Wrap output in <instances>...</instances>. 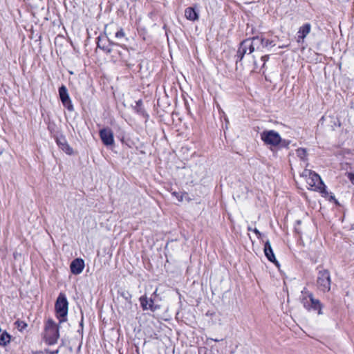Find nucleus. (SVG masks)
I'll use <instances>...</instances> for the list:
<instances>
[{"instance_id":"f257e3e1","label":"nucleus","mask_w":354,"mask_h":354,"mask_svg":"<svg viewBox=\"0 0 354 354\" xmlns=\"http://www.w3.org/2000/svg\"><path fill=\"white\" fill-rule=\"evenodd\" d=\"M269 46H274L275 44L272 40L259 36L243 41L237 50L236 62H241L245 55H250L254 52H261L264 48Z\"/></svg>"},{"instance_id":"f03ea898","label":"nucleus","mask_w":354,"mask_h":354,"mask_svg":"<svg viewBox=\"0 0 354 354\" xmlns=\"http://www.w3.org/2000/svg\"><path fill=\"white\" fill-rule=\"evenodd\" d=\"M301 178L304 179L308 185V189L317 191L322 193L324 196H327L328 193L326 190V186L322 182L320 176L315 172L305 169L300 175Z\"/></svg>"},{"instance_id":"7ed1b4c3","label":"nucleus","mask_w":354,"mask_h":354,"mask_svg":"<svg viewBox=\"0 0 354 354\" xmlns=\"http://www.w3.org/2000/svg\"><path fill=\"white\" fill-rule=\"evenodd\" d=\"M301 301L304 307L308 310H317L319 315H322V304L319 299H315L313 295L304 288L301 291Z\"/></svg>"},{"instance_id":"20e7f679","label":"nucleus","mask_w":354,"mask_h":354,"mask_svg":"<svg viewBox=\"0 0 354 354\" xmlns=\"http://www.w3.org/2000/svg\"><path fill=\"white\" fill-rule=\"evenodd\" d=\"M59 337V328L52 319H48L45 324L44 338L46 342L50 345L57 342Z\"/></svg>"},{"instance_id":"39448f33","label":"nucleus","mask_w":354,"mask_h":354,"mask_svg":"<svg viewBox=\"0 0 354 354\" xmlns=\"http://www.w3.org/2000/svg\"><path fill=\"white\" fill-rule=\"evenodd\" d=\"M55 307L57 316L59 319V322H64L68 310V303L64 294L60 293L59 295Z\"/></svg>"},{"instance_id":"423d86ee","label":"nucleus","mask_w":354,"mask_h":354,"mask_svg":"<svg viewBox=\"0 0 354 354\" xmlns=\"http://www.w3.org/2000/svg\"><path fill=\"white\" fill-rule=\"evenodd\" d=\"M260 136L261 139L266 145L272 147L278 146L281 141L279 133L274 130L263 131L261 133Z\"/></svg>"},{"instance_id":"0eeeda50","label":"nucleus","mask_w":354,"mask_h":354,"mask_svg":"<svg viewBox=\"0 0 354 354\" xmlns=\"http://www.w3.org/2000/svg\"><path fill=\"white\" fill-rule=\"evenodd\" d=\"M317 286L320 290L328 292L330 290V276L326 270H320L317 277Z\"/></svg>"},{"instance_id":"6e6552de","label":"nucleus","mask_w":354,"mask_h":354,"mask_svg":"<svg viewBox=\"0 0 354 354\" xmlns=\"http://www.w3.org/2000/svg\"><path fill=\"white\" fill-rule=\"evenodd\" d=\"M59 95L63 105L70 111H73V106L70 99L67 88L62 85L59 88Z\"/></svg>"},{"instance_id":"1a4fd4ad","label":"nucleus","mask_w":354,"mask_h":354,"mask_svg":"<svg viewBox=\"0 0 354 354\" xmlns=\"http://www.w3.org/2000/svg\"><path fill=\"white\" fill-rule=\"evenodd\" d=\"M100 136L103 142L106 146H111L114 144L113 133L111 129L109 128H104L100 131Z\"/></svg>"},{"instance_id":"9d476101","label":"nucleus","mask_w":354,"mask_h":354,"mask_svg":"<svg viewBox=\"0 0 354 354\" xmlns=\"http://www.w3.org/2000/svg\"><path fill=\"white\" fill-rule=\"evenodd\" d=\"M311 30V25L309 23H306L299 27L297 32V42L298 44H303L305 38L310 33Z\"/></svg>"},{"instance_id":"9b49d317","label":"nucleus","mask_w":354,"mask_h":354,"mask_svg":"<svg viewBox=\"0 0 354 354\" xmlns=\"http://www.w3.org/2000/svg\"><path fill=\"white\" fill-rule=\"evenodd\" d=\"M71 271L74 274H80L84 268V261L82 259H74L70 265Z\"/></svg>"},{"instance_id":"f8f14e48","label":"nucleus","mask_w":354,"mask_h":354,"mask_svg":"<svg viewBox=\"0 0 354 354\" xmlns=\"http://www.w3.org/2000/svg\"><path fill=\"white\" fill-rule=\"evenodd\" d=\"M140 302L144 310H151L154 311L156 309L153 307V300L151 298H148L146 295L140 297Z\"/></svg>"},{"instance_id":"ddd939ff","label":"nucleus","mask_w":354,"mask_h":354,"mask_svg":"<svg viewBox=\"0 0 354 354\" xmlns=\"http://www.w3.org/2000/svg\"><path fill=\"white\" fill-rule=\"evenodd\" d=\"M264 253L268 259L273 263H277L275 256L274 254L272 248L271 247V244L270 241H267L264 244Z\"/></svg>"},{"instance_id":"4468645a","label":"nucleus","mask_w":354,"mask_h":354,"mask_svg":"<svg viewBox=\"0 0 354 354\" xmlns=\"http://www.w3.org/2000/svg\"><path fill=\"white\" fill-rule=\"evenodd\" d=\"M57 143L59 148L63 150L66 153L71 155L73 152V149L68 144L67 141L64 138H60L57 139Z\"/></svg>"},{"instance_id":"2eb2a0df","label":"nucleus","mask_w":354,"mask_h":354,"mask_svg":"<svg viewBox=\"0 0 354 354\" xmlns=\"http://www.w3.org/2000/svg\"><path fill=\"white\" fill-rule=\"evenodd\" d=\"M185 16L189 21H196L198 19V12L193 7L187 8L185 10Z\"/></svg>"},{"instance_id":"dca6fc26","label":"nucleus","mask_w":354,"mask_h":354,"mask_svg":"<svg viewBox=\"0 0 354 354\" xmlns=\"http://www.w3.org/2000/svg\"><path fill=\"white\" fill-rule=\"evenodd\" d=\"M11 337L10 335L6 331L2 330L1 329L0 332V345L1 346H6L10 342Z\"/></svg>"},{"instance_id":"f3484780","label":"nucleus","mask_w":354,"mask_h":354,"mask_svg":"<svg viewBox=\"0 0 354 354\" xmlns=\"http://www.w3.org/2000/svg\"><path fill=\"white\" fill-rule=\"evenodd\" d=\"M121 295L124 299L125 309L124 311L127 312L131 308V295L129 292H122Z\"/></svg>"},{"instance_id":"a211bd4d","label":"nucleus","mask_w":354,"mask_h":354,"mask_svg":"<svg viewBox=\"0 0 354 354\" xmlns=\"http://www.w3.org/2000/svg\"><path fill=\"white\" fill-rule=\"evenodd\" d=\"M296 154H297V156L298 158H299V159L301 160H303V161H306L307 160V151L304 148H299L298 149H297L296 151Z\"/></svg>"},{"instance_id":"6ab92c4d","label":"nucleus","mask_w":354,"mask_h":354,"mask_svg":"<svg viewBox=\"0 0 354 354\" xmlns=\"http://www.w3.org/2000/svg\"><path fill=\"white\" fill-rule=\"evenodd\" d=\"M15 325L19 330H23L27 327V324L23 321L17 320L15 322Z\"/></svg>"},{"instance_id":"aec40b11","label":"nucleus","mask_w":354,"mask_h":354,"mask_svg":"<svg viewBox=\"0 0 354 354\" xmlns=\"http://www.w3.org/2000/svg\"><path fill=\"white\" fill-rule=\"evenodd\" d=\"M102 41L101 40H99L97 42V47L100 48H102L104 51L106 53H111V48L109 47H106L104 45H102Z\"/></svg>"},{"instance_id":"412c9836","label":"nucleus","mask_w":354,"mask_h":354,"mask_svg":"<svg viewBox=\"0 0 354 354\" xmlns=\"http://www.w3.org/2000/svg\"><path fill=\"white\" fill-rule=\"evenodd\" d=\"M172 195L175 196L179 202H182L183 201V194L174 192L172 193Z\"/></svg>"},{"instance_id":"4be33fe9","label":"nucleus","mask_w":354,"mask_h":354,"mask_svg":"<svg viewBox=\"0 0 354 354\" xmlns=\"http://www.w3.org/2000/svg\"><path fill=\"white\" fill-rule=\"evenodd\" d=\"M125 33L122 28H120L116 33H115V37L118 39L124 37Z\"/></svg>"},{"instance_id":"5701e85b","label":"nucleus","mask_w":354,"mask_h":354,"mask_svg":"<svg viewBox=\"0 0 354 354\" xmlns=\"http://www.w3.org/2000/svg\"><path fill=\"white\" fill-rule=\"evenodd\" d=\"M261 61L263 62V65L262 66L263 67L264 65L266 64V62L269 59V56L268 55H264V56H262L261 58Z\"/></svg>"},{"instance_id":"b1692460","label":"nucleus","mask_w":354,"mask_h":354,"mask_svg":"<svg viewBox=\"0 0 354 354\" xmlns=\"http://www.w3.org/2000/svg\"><path fill=\"white\" fill-rule=\"evenodd\" d=\"M348 178L351 181V183L354 185V174L348 173Z\"/></svg>"},{"instance_id":"393cba45","label":"nucleus","mask_w":354,"mask_h":354,"mask_svg":"<svg viewBox=\"0 0 354 354\" xmlns=\"http://www.w3.org/2000/svg\"><path fill=\"white\" fill-rule=\"evenodd\" d=\"M58 353V350H56L55 351H50L48 350H45L42 354H57Z\"/></svg>"},{"instance_id":"a878e982","label":"nucleus","mask_w":354,"mask_h":354,"mask_svg":"<svg viewBox=\"0 0 354 354\" xmlns=\"http://www.w3.org/2000/svg\"><path fill=\"white\" fill-rule=\"evenodd\" d=\"M253 232L257 235L258 238L261 237V232L257 228H254L253 230Z\"/></svg>"},{"instance_id":"bb28decb","label":"nucleus","mask_w":354,"mask_h":354,"mask_svg":"<svg viewBox=\"0 0 354 354\" xmlns=\"http://www.w3.org/2000/svg\"><path fill=\"white\" fill-rule=\"evenodd\" d=\"M254 64L255 65L254 68H257L258 66H257V64L256 61H254Z\"/></svg>"},{"instance_id":"cd10ccee","label":"nucleus","mask_w":354,"mask_h":354,"mask_svg":"<svg viewBox=\"0 0 354 354\" xmlns=\"http://www.w3.org/2000/svg\"><path fill=\"white\" fill-rule=\"evenodd\" d=\"M248 230L249 231H253V230H254V229H252L251 227H250V226H249V227H248Z\"/></svg>"},{"instance_id":"c85d7f7f","label":"nucleus","mask_w":354,"mask_h":354,"mask_svg":"<svg viewBox=\"0 0 354 354\" xmlns=\"http://www.w3.org/2000/svg\"><path fill=\"white\" fill-rule=\"evenodd\" d=\"M286 46H288V45H286V46H279V48H283L286 47Z\"/></svg>"},{"instance_id":"c756f323","label":"nucleus","mask_w":354,"mask_h":354,"mask_svg":"<svg viewBox=\"0 0 354 354\" xmlns=\"http://www.w3.org/2000/svg\"><path fill=\"white\" fill-rule=\"evenodd\" d=\"M330 197L331 199H334V196H333L331 195Z\"/></svg>"},{"instance_id":"7c9ffc66","label":"nucleus","mask_w":354,"mask_h":354,"mask_svg":"<svg viewBox=\"0 0 354 354\" xmlns=\"http://www.w3.org/2000/svg\"><path fill=\"white\" fill-rule=\"evenodd\" d=\"M214 341L218 342V340L217 339H214Z\"/></svg>"}]
</instances>
